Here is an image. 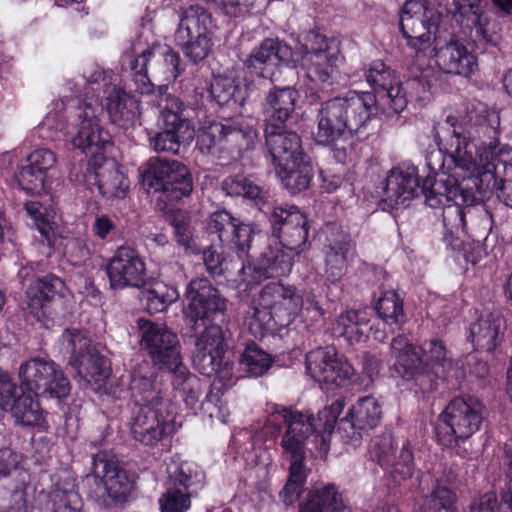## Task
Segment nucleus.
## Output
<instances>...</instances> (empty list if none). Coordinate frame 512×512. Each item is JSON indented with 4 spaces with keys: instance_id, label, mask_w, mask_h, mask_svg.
Here are the masks:
<instances>
[{
    "instance_id": "obj_45",
    "label": "nucleus",
    "mask_w": 512,
    "mask_h": 512,
    "mask_svg": "<svg viewBox=\"0 0 512 512\" xmlns=\"http://www.w3.org/2000/svg\"><path fill=\"white\" fill-rule=\"evenodd\" d=\"M381 407L372 396L359 399L349 410L347 420L354 429L365 430L376 427L381 420Z\"/></svg>"
},
{
    "instance_id": "obj_62",
    "label": "nucleus",
    "mask_w": 512,
    "mask_h": 512,
    "mask_svg": "<svg viewBox=\"0 0 512 512\" xmlns=\"http://www.w3.org/2000/svg\"><path fill=\"white\" fill-rule=\"evenodd\" d=\"M162 54V73L165 74L164 81L169 84L174 82L183 70L180 65L181 59L178 53L171 50L162 52Z\"/></svg>"
},
{
    "instance_id": "obj_53",
    "label": "nucleus",
    "mask_w": 512,
    "mask_h": 512,
    "mask_svg": "<svg viewBox=\"0 0 512 512\" xmlns=\"http://www.w3.org/2000/svg\"><path fill=\"white\" fill-rule=\"evenodd\" d=\"M65 103L58 100L52 103V109L46 114L38 126L39 136L44 140H55L65 128L63 110Z\"/></svg>"
},
{
    "instance_id": "obj_39",
    "label": "nucleus",
    "mask_w": 512,
    "mask_h": 512,
    "mask_svg": "<svg viewBox=\"0 0 512 512\" xmlns=\"http://www.w3.org/2000/svg\"><path fill=\"white\" fill-rule=\"evenodd\" d=\"M19 462L20 456L13 450L10 448L0 449V477H5L11 471H16L20 480L11 495V504L5 512H27L26 495L30 476L26 471H17Z\"/></svg>"
},
{
    "instance_id": "obj_4",
    "label": "nucleus",
    "mask_w": 512,
    "mask_h": 512,
    "mask_svg": "<svg viewBox=\"0 0 512 512\" xmlns=\"http://www.w3.org/2000/svg\"><path fill=\"white\" fill-rule=\"evenodd\" d=\"M378 113L375 96L369 92L350 91L321 103L315 116L316 144L332 147L339 163L350 161L354 151V136L366 128Z\"/></svg>"
},
{
    "instance_id": "obj_57",
    "label": "nucleus",
    "mask_w": 512,
    "mask_h": 512,
    "mask_svg": "<svg viewBox=\"0 0 512 512\" xmlns=\"http://www.w3.org/2000/svg\"><path fill=\"white\" fill-rule=\"evenodd\" d=\"M165 486L166 492L162 495V512H187L191 507L192 491Z\"/></svg>"
},
{
    "instance_id": "obj_34",
    "label": "nucleus",
    "mask_w": 512,
    "mask_h": 512,
    "mask_svg": "<svg viewBox=\"0 0 512 512\" xmlns=\"http://www.w3.org/2000/svg\"><path fill=\"white\" fill-rule=\"evenodd\" d=\"M298 91L291 87L273 88L266 96L263 107L266 126L283 128L296 109Z\"/></svg>"
},
{
    "instance_id": "obj_42",
    "label": "nucleus",
    "mask_w": 512,
    "mask_h": 512,
    "mask_svg": "<svg viewBox=\"0 0 512 512\" xmlns=\"http://www.w3.org/2000/svg\"><path fill=\"white\" fill-rule=\"evenodd\" d=\"M368 318L365 311L349 310L341 313L333 325V332L343 337L348 343H359L365 337Z\"/></svg>"
},
{
    "instance_id": "obj_29",
    "label": "nucleus",
    "mask_w": 512,
    "mask_h": 512,
    "mask_svg": "<svg viewBox=\"0 0 512 512\" xmlns=\"http://www.w3.org/2000/svg\"><path fill=\"white\" fill-rule=\"evenodd\" d=\"M68 294L65 283L59 277L48 274L34 279L27 288V307L37 321L48 326L52 320L48 304L56 297L65 298Z\"/></svg>"
},
{
    "instance_id": "obj_12",
    "label": "nucleus",
    "mask_w": 512,
    "mask_h": 512,
    "mask_svg": "<svg viewBox=\"0 0 512 512\" xmlns=\"http://www.w3.org/2000/svg\"><path fill=\"white\" fill-rule=\"evenodd\" d=\"M21 388L35 397L62 399L69 395L70 384L53 361L35 357L21 364L18 372Z\"/></svg>"
},
{
    "instance_id": "obj_3",
    "label": "nucleus",
    "mask_w": 512,
    "mask_h": 512,
    "mask_svg": "<svg viewBox=\"0 0 512 512\" xmlns=\"http://www.w3.org/2000/svg\"><path fill=\"white\" fill-rule=\"evenodd\" d=\"M339 62V49L335 41L318 31L302 34L295 53L278 39H265L251 52L247 60V64L255 69L262 66L293 65L315 87L323 88L333 84Z\"/></svg>"
},
{
    "instance_id": "obj_32",
    "label": "nucleus",
    "mask_w": 512,
    "mask_h": 512,
    "mask_svg": "<svg viewBox=\"0 0 512 512\" xmlns=\"http://www.w3.org/2000/svg\"><path fill=\"white\" fill-rule=\"evenodd\" d=\"M256 136V130L250 124L246 123L244 119H229L225 122H213L206 127L199 140L206 143L209 140L208 146L220 143L222 140L234 143L240 149L243 147L248 148Z\"/></svg>"
},
{
    "instance_id": "obj_5",
    "label": "nucleus",
    "mask_w": 512,
    "mask_h": 512,
    "mask_svg": "<svg viewBox=\"0 0 512 512\" xmlns=\"http://www.w3.org/2000/svg\"><path fill=\"white\" fill-rule=\"evenodd\" d=\"M323 315V310L311 293L304 294L293 285L271 282L265 285L244 314V325L255 338H261L274 325H286L298 316L301 310Z\"/></svg>"
},
{
    "instance_id": "obj_10",
    "label": "nucleus",
    "mask_w": 512,
    "mask_h": 512,
    "mask_svg": "<svg viewBox=\"0 0 512 512\" xmlns=\"http://www.w3.org/2000/svg\"><path fill=\"white\" fill-rule=\"evenodd\" d=\"M211 24L210 13L199 5L188 7L180 18L175 41L193 63L201 62L212 51Z\"/></svg>"
},
{
    "instance_id": "obj_24",
    "label": "nucleus",
    "mask_w": 512,
    "mask_h": 512,
    "mask_svg": "<svg viewBox=\"0 0 512 512\" xmlns=\"http://www.w3.org/2000/svg\"><path fill=\"white\" fill-rule=\"evenodd\" d=\"M273 233L277 242L299 255L308 239V219L296 206L275 207L271 213Z\"/></svg>"
},
{
    "instance_id": "obj_27",
    "label": "nucleus",
    "mask_w": 512,
    "mask_h": 512,
    "mask_svg": "<svg viewBox=\"0 0 512 512\" xmlns=\"http://www.w3.org/2000/svg\"><path fill=\"white\" fill-rule=\"evenodd\" d=\"M56 155L47 148L31 152L18 174L19 187L28 194L39 195L51 183L50 171L56 165Z\"/></svg>"
},
{
    "instance_id": "obj_28",
    "label": "nucleus",
    "mask_w": 512,
    "mask_h": 512,
    "mask_svg": "<svg viewBox=\"0 0 512 512\" xmlns=\"http://www.w3.org/2000/svg\"><path fill=\"white\" fill-rule=\"evenodd\" d=\"M295 253L285 248L275 239L260 254L249 263L243 264L242 270L249 274L253 281L260 282L267 278H275L288 275L293 267Z\"/></svg>"
},
{
    "instance_id": "obj_15",
    "label": "nucleus",
    "mask_w": 512,
    "mask_h": 512,
    "mask_svg": "<svg viewBox=\"0 0 512 512\" xmlns=\"http://www.w3.org/2000/svg\"><path fill=\"white\" fill-rule=\"evenodd\" d=\"M421 348L404 336H397L391 342L390 368L402 379L414 381L423 394L437 389V373L430 372L420 355Z\"/></svg>"
},
{
    "instance_id": "obj_55",
    "label": "nucleus",
    "mask_w": 512,
    "mask_h": 512,
    "mask_svg": "<svg viewBox=\"0 0 512 512\" xmlns=\"http://www.w3.org/2000/svg\"><path fill=\"white\" fill-rule=\"evenodd\" d=\"M456 494L445 486H436L425 500L429 512H455Z\"/></svg>"
},
{
    "instance_id": "obj_19",
    "label": "nucleus",
    "mask_w": 512,
    "mask_h": 512,
    "mask_svg": "<svg viewBox=\"0 0 512 512\" xmlns=\"http://www.w3.org/2000/svg\"><path fill=\"white\" fill-rule=\"evenodd\" d=\"M366 82L375 99L379 97L383 112L388 116L400 114L407 107L408 99L396 73L380 60L373 61L364 71ZM378 107V100H376Z\"/></svg>"
},
{
    "instance_id": "obj_20",
    "label": "nucleus",
    "mask_w": 512,
    "mask_h": 512,
    "mask_svg": "<svg viewBox=\"0 0 512 512\" xmlns=\"http://www.w3.org/2000/svg\"><path fill=\"white\" fill-rule=\"evenodd\" d=\"M369 455L380 466L389 469L391 478L397 484L411 478L414 473V456L408 439L402 440L401 447L397 451L391 433L376 436L371 442Z\"/></svg>"
},
{
    "instance_id": "obj_7",
    "label": "nucleus",
    "mask_w": 512,
    "mask_h": 512,
    "mask_svg": "<svg viewBox=\"0 0 512 512\" xmlns=\"http://www.w3.org/2000/svg\"><path fill=\"white\" fill-rule=\"evenodd\" d=\"M484 404L474 396L453 398L439 415L436 436L446 447L465 441L478 432L485 419Z\"/></svg>"
},
{
    "instance_id": "obj_51",
    "label": "nucleus",
    "mask_w": 512,
    "mask_h": 512,
    "mask_svg": "<svg viewBox=\"0 0 512 512\" xmlns=\"http://www.w3.org/2000/svg\"><path fill=\"white\" fill-rule=\"evenodd\" d=\"M240 364L252 377L265 374L272 365V359L268 353L260 349L255 343L247 344L240 358Z\"/></svg>"
},
{
    "instance_id": "obj_33",
    "label": "nucleus",
    "mask_w": 512,
    "mask_h": 512,
    "mask_svg": "<svg viewBox=\"0 0 512 512\" xmlns=\"http://www.w3.org/2000/svg\"><path fill=\"white\" fill-rule=\"evenodd\" d=\"M438 67L445 73L470 77L477 69V58L459 41H450L435 53Z\"/></svg>"
},
{
    "instance_id": "obj_50",
    "label": "nucleus",
    "mask_w": 512,
    "mask_h": 512,
    "mask_svg": "<svg viewBox=\"0 0 512 512\" xmlns=\"http://www.w3.org/2000/svg\"><path fill=\"white\" fill-rule=\"evenodd\" d=\"M222 189L232 197L242 196L253 200L257 205L265 199V192L254 182L243 176H230L223 180Z\"/></svg>"
},
{
    "instance_id": "obj_44",
    "label": "nucleus",
    "mask_w": 512,
    "mask_h": 512,
    "mask_svg": "<svg viewBox=\"0 0 512 512\" xmlns=\"http://www.w3.org/2000/svg\"><path fill=\"white\" fill-rule=\"evenodd\" d=\"M160 419L158 411L149 407L139 410L131 427L133 437L147 446H154L160 439Z\"/></svg>"
},
{
    "instance_id": "obj_18",
    "label": "nucleus",
    "mask_w": 512,
    "mask_h": 512,
    "mask_svg": "<svg viewBox=\"0 0 512 512\" xmlns=\"http://www.w3.org/2000/svg\"><path fill=\"white\" fill-rule=\"evenodd\" d=\"M180 350L176 333L162 326V366L169 368L175 392L187 406L192 407L201 394L200 380L183 364Z\"/></svg>"
},
{
    "instance_id": "obj_30",
    "label": "nucleus",
    "mask_w": 512,
    "mask_h": 512,
    "mask_svg": "<svg viewBox=\"0 0 512 512\" xmlns=\"http://www.w3.org/2000/svg\"><path fill=\"white\" fill-rule=\"evenodd\" d=\"M165 107L162 108L164 128L162 130V151L178 153L182 144H188L194 138V129L189 121L180 117L183 103L178 97L167 94Z\"/></svg>"
},
{
    "instance_id": "obj_46",
    "label": "nucleus",
    "mask_w": 512,
    "mask_h": 512,
    "mask_svg": "<svg viewBox=\"0 0 512 512\" xmlns=\"http://www.w3.org/2000/svg\"><path fill=\"white\" fill-rule=\"evenodd\" d=\"M421 351L427 358L430 372L437 373V384L441 378L453 368V361L450 352L443 341L431 339L423 343Z\"/></svg>"
},
{
    "instance_id": "obj_60",
    "label": "nucleus",
    "mask_w": 512,
    "mask_h": 512,
    "mask_svg": "<svg viewBox=\"0 0 512 512\" xmlns=\"http://www.w3.org/2000/svg\"><path fill=\"white\" fill-rule=\"evenodd\" d=\"M53 512H81V499L74 491L55 490L51 494Z\"/></svg>"
},
{
    "instance_id": "obj_61",
    "label": "nucleus",
    "mask_w": 512,
    "mask_h": 512,
    "mask_svg": "<svg viewBox=\"0 0 512 512\" xmlns=\"http://www.w3.org/2000/svg\"><path fill=\"white\" fill-rule=\"evenodd\" d=\"M116 229L115 220L105 214L97 215L91 225L92 234L103 241L109 240L115 234Z\"/></svg>"
},
{
    "instance_id": "obj_37",
    "label": "nucleus",
    "mask_w": 512,
    "mask_h": 512,
    "mask_svg": "<svg viewBox=\"0 0 512 512\" xmlns=\"http://www.w3.org/2000/svg\"><path fill=\"white\" fill-rule=\"evenodd\" d=\"M193 179L188 168L179 161L162 157V194L169 201L189 196Z\"/></svg>"
},
{
    "instance_id": "obj_26",
    "label": "nucleus",
    "mask_w": 512,
    "mask_h": 512,
    "mask_svg": "<svg viewBox=\"0 0 512 512\" xmlns=\"http://www.w3.org/2000/svg\"><path fill=\"white\" fill-rule=\"evenodd\" d=\"M93 472L101 478L108 497L116 504L128 500L134 489V479L123 470L114 456L98 453L93 458Z\"/></svg>"
},
{
    "instance_id": "obj_41",
    "label": "nucleus",
    "mask_w": 512,
    "mask_h": 512,
    "mask_svg": "<svg viewBox=\"0 0 512 512\" xmlns=\"http://www.w3.org/2000/svg\"><path fill=\"white\" fill-rule=\"evenodd\" d=\"M353 244L349 237L326 247L325 275L329 282L337 283L347 272L348 257L352 253Z\"/></svg>"
},
{
    "instance_id": "obj_43",
    "label": "nucleus",
    "mask_w": 512,
    "mask_h": 512,
    "mask_svg": "<svg viewBox=\"0 0 512 512\" xmlns=\"http://www.w3.org/2000/svg\"><path fill=\"white\" fill-rule=\"evenodd\" d=\"M344 409L341 399L335 400L329 406L324 407L318 413V434L315 435V450L318 455H325L329 450V437L332 434L336 421Z\"/></svg>"
},
{
    "instance_id": "obj_59",
    "label": "nucleus",
    "mask_w": 512,
    "mask_h": 512,
    "mask_svg": "<svg viewBox=\"0 0 512 512\" xmlns=\"http://www.w3.org/2000/svg\"><path fill=\"white\" fill-rule=\"evenodd\" d=\"M138 327L141 332V345L148 349L155 362L160 359V329L149 320L140 319Z\"/></svg>"
},
{
    "instance_id": "obj_23",
    "label": "nucleus",
    "mask_w": 512,
    "mask_h": 512,
    "mask_svg": "<svg viewBox=\"0 0 512 512\" xmlns=\"http://www.w3.org/2000/svg\"><path fill=\"white\" fill-rule=\"evenodd\" d=\"M187 298L189 303L185 315L193 329L198 321L213 320L217 314H222L227 309L226 299L206 278L191 280L187 289Z\"/></svg>"
},
{
    "instance_id": "obj_1",
    "label": "nucleus",
    "mask_w": 512,
    "mask_h": 512,
    "mask_svg": "<svg viewBox=\"0 0 512 512\" xmlns=\"http://www.w3.org/2000/svg\"><path fill=\"white\" fill-rule=\"evenodd\" d=\"M500 135V116L497 112L483 108L469 130L459 132L453 129L452 135L444 149L440 148L441 138L434 135L439 146L441 163L435 167L431 161L427 163L433 173L442 172L439 178L428 175L423 180V192L426 203L437 208L443 205L442 218L444 225L443 241L452 251H465L464 236L466 235V217L484 213L488 216L483 204L471 189L463 188L458 179H474L477 186L495 187L498 179L495 173V150ZM465 258L472 264L477 263L475 257Z\"/></svg>"
},
{
    "instance_id": "obj_40",
    "label": "nucleus",
    "mask_w": 512,
    "mask_h": 512,
    "mask_svg": "<svg viewBox=\"0 0 512 512\" xmlns=\"http://www.w3.org/2000/svg\"><path fill=\"white\" fill-rule=\"evenodd\" d=\"M456 21L465 29L475 30L476 36L487 40L490 23L485 7L480 0H462L455 13Z\"/></svg>"
},
{
    "instance_id": "obj_35",
    "label": "nucleus",
    "mask_w": 512,
    "mask_h": 512,
    "mask_svg": "<svg viewBox=\"0 0 512 512\" xmlns=\"http://www.w3.org/2000/svg\"><path fill=\"white\" fill-rule=\"evenodd\" d=\"M299 512H351L338 487L320 484L311 488L299 505Z\"/></svg>"
},
{
    "instance_id": "obj_58",
    "label": "nucleus",
    "mask_w": 512,
    "mask_h": 512,
    "mask_svg": "<svg viewBox=\"0 0 512 512\" xmlns=\"http://www.w3.org/2000/svg\"><path fill=\"white\" fill-rule=\"evenodd\" d=\"M235 230L231 244L226 245L234 248L240 259L247 258L256 229L252 224L242 223L238 220Z\"/></svg>"
},
{
    "instance_id": "obj_38",
    "label": "nucleus",
    "mask_w": 512,
    "mask_h": 512,
    "mask_svg": "<svg viewBox=\"0 0 512 512\" xmlns=\"http://www.w3.org/2000/svg\"><path fill=\"white\" fill-rule=\"evenodd\" d=\"M504 320L499 314L481 315L469 326V338L476 350L492 352L500 343Z\"/></svg>"
},
{
    "instance_id": "obj_63",
    "label": "nucleus",
    "mask_w": 512,
    "mask_h": 512,
    "mask_svg": "<svg viewBox=\"0 0 512 512\" xmlns=\"http://www.w3.org/2000/svg\"><path fill=\"white\" fill-rule=\"evenodd\" d=\"M203 261L208 273L211 276H218L223 273V264L225 258L222 252L218 251L217 248L211 246L204 250Z\"/></svg>"
},
{
    "instance_id": "obj_17",
    "label": "nucleus",
    "mask_w": 512,
    "mask_h": 512,
    "mask_svg": "<svg viewBox=\"0 0 512 512\" xmlns=\"http://www.w3.org/2000/svg\"><path fill=\"white\" fill-rule=\"evenodd\" d=\"M180 350L176 333L162 326V366L169 368L175 392L187 406L192 407L201 394L200 380L183 364Z\"/></svg>"
},
{
    "instance_id": "obj_36",
    "label": "nucleus",
    "mask_w": 512,
    "mask_h": 512,
    "mask_svg": "<svg viewBox=\"0 0 512 512\" xmlns=\"http://www.w3.org/2000/svg\"><path fill=\"white\" fill-rule=\"evenodd\" d=\"M165 465L167 477L165 485L186 491L203 487L205 474L197 463L174 455L165 462Z\"/></svg>"
},
{
    "instance_id": "obj_54",
    "label": "nucleus",
    "mask_w": 512,
    "mask_h": 512,
    "mask_svg": "<svg viewBox=\"0 0 512 512\" xmlns=\"http://www.w3.org/2000/svg\"><path fill=\"white\" fill-rule=\"evenodd\" d=\"M238 219L234 218L229 212L222 210L210 215L207 229L209 233L216 234L223 245L231 244L233 232Z\"/></svg>"
},
{
    "instance_id": "obj_16",
    "label": "nucleus",
    "mask_w": 512,
    "mask_h": 512,
    "mask_svg": "<svg viewBox=\"0 0 512 512\" xmlns=\"http://www.w3.org/2000/svg\"><path fill=\"white\" fill-rule=\"evenodd\" d=\"M269 413L272 417L281 416L286 424L280 441L284 453L291 459V462L303 463L307 446L312 444L315 447V435L318 434V427L314 423L313 415L280 405H273Z\"/></svg>"
},
{
    "instance_id": "obj_13",
    "label": "nucleus",
    "mask_w": 512,
    "mask_h": 512,
    "mask_svg": "<svg viewBox=\"0 0 512 512\" xmlns=\"http://www.w3.org/2000/svg\"><path fill=\"white\" fill-rule=\"evenodd\" d=\"M61 346L70 355L69 364L85 382L101 386L108 378L106 359L81 331L65 330L61 337Z\"/></svg>"
},
{
    "instance_id": "obj_48",
    "label": "nucleus",
    "mask_w": 512,
    "mask_h": 512,
    "mask_svg": "<svg viewBox=\"0 0 512 512\" xmlns=\"http://www.w3.org/2000/svg\"><path fill=\"white\" fill-rule=\"evenodd\" d=\"M210 93L220 106L235 105L244 99L239 80L228 75L215 76L211 82Z\"/></svg>"
},
{
    "instance_id": "obj_6",
    "label": "nucleus",
    "mask_w": 512,
    "mask_h": 512,
    "mask_svg": "<svg viewBox=\"0 0 512 512\" xmlns=\"http://www.w3.org/2000/svg\"><path fill=\"white\" fill-rule=\"evenodd\" d=\"M266 147L282 185L296 194L309 187L313 169L304 153L300 136L273 126L265 127Z\"/></svg>"
},
{
    "instance_id": "obj_22",
    "label": "nucleus",
    "mask_w": 512,
    "mask_h": 512,
    "mask_svg": "<svg viewBox=\"0 0 512 512\" xmlns=\"http://www.w3.org/2000/svg\"><path fill=\"white\" fill-rule=\"evenodd\" d=\"M16 390V385L10 376L0 369V410L10 411L17 424L42 427L45 416L39 402L24 392L16 397Z\"/></svg>"
},
{
    "instance_id": "obj_64",
    "label": "nucleus",
    "mask_w": 512,
    "mask_h": 512,
    "mask_svg": "<svg viewBox=\"0 0 512 512\" xmlns=\"http://www.w3.org/2000/svg\"><path fill=\"white\" fill-rule=\"evenodd\" d=\"M24 164H20L19 155L15 151L3 153L0 156V169L4 177H11L18 183L19 170Z\"/></svg>"
},
{
    "instance_id": "obj_31",
    "label": "nucleus",
    "mask_w": 512,
    "mask_h": 512,
    "mask_svg": "<svg viewBox=\"0 0 512 512\" xmlns=\"http://www.w3.org/2000/svg\"><path fill=\"white\" fill-rule=\"evenodd\" d=\"M423 184L420 186L417 168L401 164L392 168L385 181V199L391 205L408 207L409 202L418 196L419 191L425 196Z\"/></svg>"
},
{
    "instance_id": "obj_56",
    "label": "nucleus",
    "mask_w": 512,
    "mask_h": 512,
    "mask_svg": "<svg viewBox=\"0 0 512 512\" xmlns=\"http://www.w3.org/2000/svg\"><path fill=\"white\" fill-rule=\"evenodd\" d=\"M140 185L147 195L160 192V158L151 157L139 168Z\"/></svg>"
},
{
    "instance_id": "obj_49",
    "label": "nucleus",
    "mask_w": 512,
    "mask_h": 512,
    "mask_svg": "<svg viewBox=\"0 0 512 512\" xmlns=\"http://www.w3.org/2000/svg\"><path fill=\"white\" fill-rule=\"evenodd\" d=\"M375 309L383 323L389 326L399 327L405 321L403 303L393 290L382 293L376 302Z\"/></svg>"
},
{
    "instance_id": "obj_9",
    "label": "nucleus",
    "mask_w": 512,
    "mask_h": 512,
    "mask_svg": "<svg viewBox=\"0 0 512 512\" xmlns=\"http://www.w3.org/2000/svg\"><path fill=\"white\" fill-rule=\"evenodd\" d=\"M440 17L438 10L423 0H407L401 10V31L408 45L416 50V60L423 65H428L431 35L437 30Z\"/></svg>"
},
{
    "instance_id": "obj_8",
    "label": "nucleus",
    "mask_w": 512,
    "mask_h": 512,
    "mask_svg": "<svg viewBox=\"0 0 512 512\" xmlns=\"http://www.w3.org/2000/svg\"><path fill=\"white\" fill-rule=\"evenodd\" d=\"M231 337L228 329L210 324L196 335L193 351L194 368L204 376L215 377L224 386L233 383V364L224 361L226 342Z\"/></svg>"
},
{
    "instance_id": "obj_25",
    "label": "nucleus",
    "mask_w": 512,
    "mask_h": 512,
    "mask_svg": "<svg viewBox=\"0 0 512 512\" xmlns=\"http://www.w3.org/2000/svg\"><path fill=\"white\" fill-rule=\"evenodd\" d=\"M107 274L113 289L141 287L145 284L146 266L135 250L120 247L107 265Z\"/></svg>"
},
{
    "instance_id": "obj_47",
    "label": "nucleus",
    "mask_w": 512,
    "mask_h": 512,
    "mask_svg": "<svg viewBox=\"0 0 512 512\" xmlns=\"http://www.w3.org/2000/svg\"><path fill=\"white\" fill-rule=\"evenodd\" d=\"M24 208L27 217L30 219V224L39 231L43 239L50 245L56 227L53 210L38 200L26 201Z\"/></svg>"
},
{
    "instance_id": "obj_14",
    "label": "nucleus",
    "mask_w": 512,
    "mask_h": 512,
    "mask_svg": "<svg viewBox=\"0 0 512 512\" xmlns=\"http://www.w3.org/2000/svg\"><path fill=\"white\" fill-rule=\"evenodd\" d=\"M305 365L310 377L328 391L352 384L356 376L353 366L333 346L311 350L306 355Z\"/></svg>"
},
{
    "instance_id": "obj_21",
    "label": "nucleus",
    "mask_w": 512,
    "mask_h": 512,
    "mask_svg": "<svg viewBox=\"0 0 512 512\" xmlns=\"http://www.w3.org/2000/svg\"><path fill=\"white\" fill-rule=\"evenodd\" d=\"M69 177L76 183L95 186L99 194L107 200H123L130 188L128 177L121 171L113 159H106L93 166L87 167L84 174L70 171Z\"/></svg>"
},
{
    "instance_id": "obj_11",
    "label": "nucleus",
    "mask_w": 512,
    "mask_h": 512,
    "mask_svg": "<svg viewBox=\"0 0 512 512\" xmlns=\"http://www.w3.org/2000/svg\"><path fill=\"white\" fill-rule=\"evenodd\" d=\"M158 17V6L148 5L142 17L140 33L124 52V60L128 62L131 70L132 82L140 94H150L153 84L147 75V63L152 56V50L158 46V37L155 33L154 21Z\"/></svg>"
},
{
    "instance_id": "obj_2",
    "label": "nucleus",
    "mask_w": 512,
    "mask_h": 512,
    "mask_svg": "<svg viewBox=\"0 0 512 512\" xmlns=\"http://www.w3.org/2000/svg\"><path fill=\"white\" fill-rule=\"evenodd\" d=\"M76 93L82 97L78 106V131L72 138L74 149L89 158L87 167L108 159L113 147L109 132L101 125L100 116L107 112L110 121L123 129L133 127L139 118L138 100L125 92L119 78L96 63L88 64Z\"/></svg>"
},
{
    "instance_id": "obj_52",
    "label": "nucleus",
    "mask_w": 512,
    "mask_h": 512,
    "mask_svg": "<svg viewBox=\"0 0 512 512\" xmlns=\"http://www.w3.org/2000/svg\"><path fill=\"white\" fill-rule=\"evenodd\" d=\"M307 478L303 463L292 461L289 468V478L284 487L279 492L281 501L289 506L293 505L303 491Z\"/></svg>"
}]
</instances>
